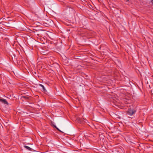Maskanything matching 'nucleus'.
I'll use <instances>...</instances> for the list:
<instances>
[{
  "label": "nucleus",
  "mask_w": 153,
  "mask_h": 153,
  "mask_svg": "<svg viewBox=\"0 0 153 153\" xmlns=\"http://www.w3.org/2000/svg\"><path fill=\"white\" fill-rule=\"evenodd\" d=\"M39 86L41 87L42 88V91L44 92L47 91H46L45 88L44 86L43 85H42V84H39Z\"/></svg>",
  "instance_id": "obj_3"
},
{
  "label": "nucleus",
  "mask_w": 153,
  "mask_h": 153,
  "mask_svg": "<svg viewBox=\"0 0 153 153\" xmlns=\"http://www.w3.org/2000/svg\"><path fill=\"white\" fill-rule=\"evenodd\" d=\"M77 120L78 121V122L80 123H82L83 122V120L79 118H77Z\"/></svg>",
  "instance_id": "obj_4"
},
{
  "label": "nucleus",
  "mask_w": 153,
  "mask_h": 153,
  "mask_svg": "<svg viewBox=\"0 0 153 153\" xmlns=\"http://www.w3.org/2000/svg\"><path fill=\"white\" fill-rule=\"evenodd\" d=\"M151 1H152V3L153 4V0H152Z\"/></svg>",
  "instance_id": "obj_8"
},
{
  "label": "nucleus",
  "mask_w": 153,
  "mask_h": 153,
  "mask_svg": "<svg viewBox=\"0 0 153 153\" xmlns=\"http://www.w3.org/2000/svg\"><path fill=\"white\" fill-rule=\"evenodd\" d=\"M0 101L3 103L8 105V102L5 99H0Z\"/></svg>",
  "instance_id": "obj_2"
},
{
  "label": "nucleus",
  "mask_w": 153,
  "mask_h": 153,
  "mask_svg": "<svg viewBox=\"0 0 153 153\" xmlns=\"http://www.w3.org/2000/svg\"><path fill=\"white\" fill-rule=\"evenodd\" d=\"M23 98H25V99H26V98H28V97H26V96H23L22 97Z\"/></svg>",
  "instance_id": "obj_6"
},
{
  "label": "nucleus",
  "mask_w": 153,
  "mask_h": 153,
  "mask_svg": "<svg viewBox=\"0 0 153 153\" xmlns=\"http://www.w3.org/2000/svg\"><path fill=\"white\" fill-rule=\"evenodd\" d=\"M55 127L56 128V129L58 130L59 131H61L57 128H56V127Z\"/></svg>",
  "instance_id": "obj_7"
},
{
  "label": "nucleus",
  "mask_w": 153,
  "mask_h": 153,
  "mask_svg": "<svg viewBox=\"0 0 153 153\" xmlns=\"http://www.w3.org/2000/svg\"><path fill=\"white\" fill-rule=\"evenodd\" d=\"M24 147L27 150H30V151L31 150V149L28 146H24Z\"/></svg>",
  "instance_id": "obj_5"
},
{
  "label": "nucleus",
  "mask_w": 153,
  "mask_h": 153,
  "mask_svg": "<svg viewBox=\"0 0 153 153\" xmlns=\"http://www.w3.org/2000/svg\"><path fill=\"white\" fill-rule=\"evenodd\" d=\"M136 111L133 109H128L126 111V113L127 114L130 116H132L135 114Z\"/></svg>",
  "instance_id": "obj_1"
}]
</instances>
